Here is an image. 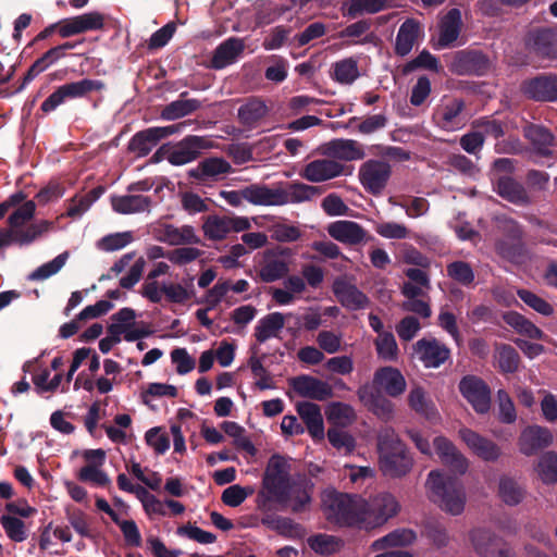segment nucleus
Instances as JSON below:
<instances>
[{"label": "nucleus", "mask_w": 557, "mask_h": 557, "mask_svg": "<svg viewBox=\"0 0 557 557\" xmlns=\"http://www.w3.org/2000/svg\"><path fill=\"white\" fill-rule=\"evenodd\" d=\"M414 350L428 368L440 367L450 355L449 349L436 339H420L416 343Z\"/></svg>", "instance_id": "29"}, {"label": "nucleus", "mask_w": 557, "mask_h": 557, "mask_svg": "<svg viewBox=\"0 0 557 557\" xmlns=\"http://www.w3.org/2000/svg\"><path fill=\"white\" fill-rule=\"evenodd\" d=\"M253 494L252 487H243L240 485H231L222 493V502L230 507L239 506L249 495Z\"/></svg>", "instance_id": "59"}, {"label": "nucleus", "mask_w": 557, "mask_h": 557, "mask_svg": "<svg viewBox=\"0 0 557 557\" xmlns=\"http://www.w3.org/2000/svg\"><path fill=\"white\" fill-rule=\"evenodd\" d=\"M308 545L320 555H332L341 550L344 542L334 535L318 534L308 539Z\"/></svg>", "instance_id": "49"}, {"label": "nucleus", "mask_w": 557, "mask_h": 557, "mask_svg": "<svg viewBox=\"0 0 557 557\" xmlns=\"http://www.w3.org/2000/svg\"><path fill=\"white\" fill-rule=\"evenodd\" d=\"M284 324V314L280 312L270 313L260 320L256 327L255 336L259 343H263L270 337L277 336Z\"/></svg>", "instance_id": "45"}, {"label": "nucleus", "mask_w": 557, "mask_h": 557, "mask_svg": "<svg viewBox=\"0 0 557 557\" xmlns=\"http://www.w3.org/2000/svg\"><path fill=\"white\" fill-rule=\"evenodd\" d=\"M219 195L233 207H239L244 199L255 206H267V186L261 184H251L242 190H221Z\"/></svg>", "instance_id": "30"}, {"label": "nucleus", "mask_w": 557, "mask_h": 557, "mask_svg": "<svg viewBox=\"0 0 557 557\" xmlns=\"http://www.w3.org/2000/svg\"><path fill=\"white\" fill-rule=\"evenodd\" d=\"M434 447L444 465L460 474L467 471L469 466L467 458L446 437H436L434 440Z\"/></svg>", "instance_id": "31"}, {"label": "nucleus", "mask_w": 557, "mask_h": 557, "mask_svg": "<svg viewBox=\"0 0 557 557\" xmlns=\"http://www.w3.org/2000/svg\"><path fill=\"white\" fill-rule=\"evenodd\" d=\"M503 320L511 326L520 335L527 336L532 339H543L544 333L532 321L524 315L516 312L508 311L503 314Z\"/></svg>", "instance_id": "41"}, {"label": "nucleus", "mask_w": 557, "mask_h": 557, "mask_svg": "<svg viewBox=\"0 0 557 557\" xmlns=\"http://www.w3.org/2000/svg\"><path fill=\"white\" fill-rule=\"evenodd\" d=\"M332 290L338 301L350 310H358L366 307L369 302L368 297L355 285L348 283L345 278L334 281Z\"/></svg>", "instance_id": "32"}, {"label": "nucleus", "mask_w": 557, "mask_h": 557, "mask_svg": "<svg viewBox=\"0 0 557 557\" xmlns=\"http://www.w3.org/2000/svg\"><path fill=\"white\" fill-rule=\"evenodd\" d=\"M290 384L295 392L301 397L322 401L333 396L332 386L313 376H296L290 380Z\"/></svg>", "instance_id": "24"}, {"label": "nucleus", "mask_w": 557, "mask_h": 557, "mask_svg": "<svg viewBox=\"0 0 557 557\" xmlns=\"http://www.w3.org/2000/svg\"><path fill=\"white\" fill-rule=\"evenodd\" d=\"M447 275L463 286H469L474 281V272L466 261H454L447 265Z\"/></svg>", "instance_id": "53"}, {"label": "nucleus", "mask_w": 557, "mask_h": 557, "mask_svg": "<svg viewBox=\"0 0 557 557\" xmlns=\"http://www.w3.org/2000/svg\"><path fill=\"white\" fill-rule=\"evenodd\" d=\"M251 227L246 216H227L211 214L205 218L201 230L210 240H223L232 232L239 233Z\"/></svg>", "instance_id": "7"}, {"label": "nucleus", "mask_w": 557, "mask_h": 557, "mask_svg": "<svg viewBox=\"0 0 557 557\" xmlns=\"http://www.w3.org/2000/svg\"><path fill=\"white\" fill-rule=\"evenodd\" d=\"M553 443L554 434L548 428L532 424L521 431L517 446L522 455L532 457L552 446Z\"/></svg>", "instance_id": "10"}, {"label": "nucleus", "mask_w": 557, "mask_h": 557, "mask_svg": "<svg viewBox=\"0 0 557 557\" xmlns=\"http://www.w3.org/2000/svg\"><path fill=\"white\" fill-rule=\"evenodd\" d=\"M517 294L525 305L531 307L536 312L546 317H549L554 313L553 306L531 290L518 289Z\"/></svg>", "instance_id": "55"}, {"label": "nucleus", "mask_w": 557, "mask_h": 557, "mask_svg": "<svg viewBox=\"0 0 557 557\" xmlns=\"http://www.w3.org/2000/svg\"><path fill=\"white\" fill-rule=\"evenodd\" d=\"M290 498L286 505H277L276 509L290 508L293 512H300L305 509L306 505L310 502V496L300 486L292 485L289 490Z\"/></svg>", "instance_id": "60"}, {"label": "nucleus", "mask_w": 557, "mask_h": 557, "mask_svg": "<svg viewBox=\"0 0 557 557\" xmlns=\"http://www.w3.org/2000/svg\"><path fill=\"white\" fill-rule=\"evenodd\" d=\"M67 257H69V252H63V253L59 255L52 261L42 264L37 270L32 272L29 274V280H32V281L46 280L49 276L55 274L65 264Z\"/></svg>", "instance_id": "56"}, {"label": "nucleus", "mask_w": 557, "mask_h": 557, "mask_svg": "<svg viewBox=\"0 0 557 557\" xmlns=\"http://www.w3.org/2000/svg\"><path fill=\"white\" fill-rule=\"evenodd\" d=\"M373 385L379 393L385 392L391 397H398L406 389V380L396 368L384 367L374 373Z\"/></svg>", "instance_id": "28"}, {"label": "nucleus", "mask_w": 557, "mask_h": 557, "mask_svg": "<svg viewBox=\"0 0 557 557\" xmlns=\"http://www.w3.org/2000/svg\"><path fill=\"white\" fill-rule=\"evenodd\" d=\"M289 272V250L267 251L258 269V277L272 283L285 277Z\"/></svg>", "instance_id": "18"}, {"label": "nucleus", "mask_w": 557, "mask_h": 557, "mask_svg": "<svg viewBox=\"0 0 557 557\" xmlns=\"http://www.w3.org/2000/svg\"><path fill=\"white\" fill-rule=\"evenodd\" d=\"M420 329L421 324L419 320L413 315H406L396 325V332L399 338L405 342L411 341Z\"/></svg>", "instance_id": "62"}, {"label": "nucleus", "mask_w": 557, "mask_h": 557, "mask_svg": "<svg viewBox=\"0 0 557 557\" xmlns=\"http://www.w3.org/2000/svg\"><path fill=\"white\" fill-rule=\"evenodd\" d=\"M490 66V60L482 52L459 51L450 64V71L457 75H482Z\"/></svg>", "instance_id": "23"}, {"label": "nucleus", "mask_w": 557, "mask_h": 557, "mask_svg": "<svg viewBox=\"0 0 557 557\" xmlns=\"http://www.w3.org/2000/svg\"><path fill=\"white\" fill-rule=\"evenodd\" d=\"M244 49L245 44L240 38L233 37L225 40L215 49L211 59V66L216 70L225 67L233 63Z\"/></svg>", "instance_id": "35"}, {"label": "nucleus", "mask_w": 557, "mask_h": 557, "mask_svg": "<svg viewBox=\"0 0 557 557\" xmlns=\"http://www.w3.org/2000/svg\"><path fill=\"white\" fill-rule=\"evenodd\" d=\"M320 154L329 157L333 160L356 161L366 157L364 149L361 144L352 139H333L324 143L319 147Z\"/></svg>", "instance_id": "20"}, {"label": "nucleus", "mask_w": 557, "mask_h": 557, "mask_svg": "<svg viewBox=\"0 0 557 557\" xmlns=\"http://www.w3.org/2000/svg\"><path fill=\"white\" fill-rule=\"evenodd\" d=\"M357 395L360 401L380 420L389 422L394 419V404L380 393L375 394L368 386H361Z\"/></svg>", "instance_id": "27"}, {"label": "nucleus", "mask_w": 557, "mask_h": 557, "mask_svg": "<svg viewBox=\"0 0 557 557\" xmlns=\"http://www.w3.org/2000/svg\"><path fill=\"white\" fill-rule=\"evenodd\" d=\"M497 191L510 202L519 205L530 203V197L524 187L509 176H500L498 178Z\"/></svg>", "instance_id": "42"}, {"label": "nucleus", "mask_w": 557, "mask_h": 557, "mask_svg": "<svg viewBox=\"0 0 557 557\" xmlns=\"http://www.w3.org/2000/svg\"><path fill=\"white\" fill-rule=\"evenodd\" d=\"M389 5V0H351L346 14L352 18L363 13H375Z\"/></svg>", "instance_id": "52"}, {"label": "nucleus", "mask_w": 557, "mask_h": 557, "mask_svg": "<svg viewBox=\"0 0 557 557\" xmlns=\"http://www.w3.org/2000/svg\"><path fill=\"white\" fill-rule=\"evenodd\" d=\"M358 75L357 62L352 59L342 60L334 65V77L342 84L352 83Z\"/></svg>", "instance_id": "57"}, {"label": "nucleus", "mask_w": 557, "mask_h": 557, "mask_svg": "<svg viewBox=\"0 0 557 557\" xmlns=\"http://www.w3.org/2000/svg\"><path fill=\"white\" fill-rule=\"evenodd\" d=\"M462 26L461 12L449 10L440 22L438 46L447 47L457 40Z\"/></svg>", "instance_id": "36"}, {"label": "nucleus", "mask_w": 557, "mask_h": 557, "mask_svg": "<svg viewBox=\"0 0 557 557\" xmlns=\"http://www.w3.org/2000/svg\"><path fill=\"white\" fill-rule=\"evenodd\" d=\"M498 223L508 235L495 244L496 252L504 259L517 261L523 255L521 230L515 221L507 218H499Z\"/></svg>", "instance_id": "15"}, {"label": "nucleus", "mask_w": 557, "mask_h": 557, "mask_svg": "<svg viewBox=\"0 0 557 557\" xmlns=\"http://www.w3.org/2000/svg\"><path fill=\"white\" fill-rule=\"evenodd\" d=\"M182 126L183 123L165 127H151L139 132L131 139L128 150L136 153L137 157H145L162 138L178 132Z\"/></svg>", "instance_id": "19"}, {"label": "nucleus", "mask_w": 557, "mask_h": 557, "mask_svg": "<svg viewBox=\"0 0 557 557\" xmlns=\"http://www.w3.org/2000/svg\"><path fill=\"white\" fill-rule=\"evenodd\" d=\"M543 398L541 400V412L543 418L554 423L557 421V397L550 392L542 391Z\"/></svg>", "instance_id": "64"}, {"label": "nucleus", "mask_w": 557, "mask_h": 557, "mask_svg": "<svg viewBox=\"0 0 557 557\" xmlns=\"http://www.w3.org/2000/svg\"><path fill=\"white\" fill-rule=\"evenodd\" d=\"M154 237L172 246L199 244L201 240L190 225L176 227L172 224H160L153 230Z\"/></svg>", "instance_id": "26"}, {"label": "nucleus", "mask_w": 557, "mask_h": 557, "mask_svg": "<svg viewBox=\"0 0 557 557\" xmlns=\"http://www.w3.org/2000/svg\"><path fill=\"white\" fill-rule=\"evenodd\" d=\"M523 92L535 101L557 99V75H540L523 83Z\"/></svg>", "instance_id": "25"}, {"label": "nucleus", "mask_w": 557, "mask_h": 557, "mask_svg": "<svg viewBox=\"0 0 557 557\" xmlns=\"http://www.w3.org/2000/svg\"><path fill=\"white\" fill-rule=\"evenodd\" d=\"M292 485L287 461L281 456L271 457L263 475L262 488L257 496V508L268 512L276 510V504L286 505L290 498Z\"/></svg>", "instance_id": "1"}, {"label": "nucleus", "mask_w": 557, "mask_h": 557, "mask_svg": "<svg viewBox=\"0 0 557 557\" xmlns=\"http://www.w3.org/2000/svg\"><path fill=\"white\" fill-rule=\"evenodd\" d=\"M377 451L380 468L385 475L400 478L411 471L413 459L394 429L386 426L380 430Z\"/></svg>", "instance_id": "2"}, {"label": "nucleus", "mask_w": 557, "mask_h": 557, "mask_svg": "<svg viewBox=\"0 0 557 557\" xmlns=\"http://www.w3.org/2000/svg\"><path fill=\"white\" fill-rule=\"evenodd\" d=\"M77 476L83 482H92L100 486H106L110 483L108 475L95 465H87L81 468Z\"/></svg>", "instance_id": "63"}, {"label": "nucleus", "mask_w": 557, "mask_h": 557, "mask_svg": "<svg viewBox=\"0 0 557 557\" xmlns=\"http://www.w3.org/2000/svg\"><path fill=\"white\" fill-rule=\"evenodd\" d=\"M496 360L499 369L505 373L516 372L520 363L519 354L507 344L496 345Z\"/></svg>", "instance_id": "50"}, {"label": "nucleus", "mask_w": 557, "mask_h": 557, "mask_svg": "<svg viewBox=\"0 0 557 557\" xmlns=\"http://www.w3.org/2000/svg\"><path fill=\"white\" fill-rule=\"evenodd\" d=\"M419 23L414 20H407L398 30L395 44V52L401 57L408 54L419 38Z\"/></svg>", "instance_id": "40"}, {"label": "nucleus", "mask_w": 557, "mask_h": 557, "mask_svg": "<svg viewBox=\"0 0 557 557\" xmlns=\"http://www.w3.org/2000/svg\"><path fill=\"white\" fill-rule=\"evenodd\" d=\"M200 103L195 99H180L168 104L161 112L164 120H176L183 117L199 108Z\"/></svg>", "instance_id": "51"}, {"label": "nucleus", "mask_w": 557, "mask_h": 557, "mask_svg": "<svg viewBox=\"0 0 557 557\" xmlns=\"http://www.w3.org/2000/svg\"><path fill=\"white\" fill-rule=\"evenodd\" d=\"M35 211L36 205L29 200L24 202L9 216L8 223L10 227L7 232H13L14 243L18 245L30 244L52 228L53 223L47 220H41L28 225L26 228H22L23 225L34 218Z\"/></svg>", "instance_id": "6"}, {"label": "nucleus", "mask_w": 557, "mask_h": 557, "mask_svg": "<svg viewBox=\"0 0 557 557\" xmlns=\"http://www.w3.org/2000/svg\"><path fill=\"white\" fill-rule=\"evenodd\" d=\"M527 49L544 59L557 58V33L550 28L536 27L525 36Z\"/></svg>", "instance_id": "17"}, {"label": "nucleus", "mask_w": 557, "mask_h": 557, "mask_svg": "<svg viewBox=\"0 0 557 557\" xmlns=\"http://www.w3.org/2000/svg\"><path fill=\"white\" fill-rule=\"evenodd\" d=\"M432 500L453 516L460 515L466 505V493L462 485L455 479L445 478L438 471H431L426 481Z\"/></svg>", "instance_id": "3"}, {"label": "nucleus", "mask_w": 557, "mask_h": 557, "mask_svg": "<svg viewBox=\"0 0 557 557\" xmlns=\"http://www.w3.org/2000/svg\"><path fill=\"white\" fill-rule=\"evenodd\" d=\"M103 83L92 79H83L60 86L41 104V110L48 113L59 107L66 98L84 97L90 91L101 90Z\"/></svg>", "instance_id": "11"}, {"label": "nucleus", "mask_w": 557, "mask_h": 557, "mask_svg": "<svg viewBox=\"0 0 557 557\" xmlns=\"http://www.w3.org/2000/svg\"><path fill=\"white\" fill-rule=\"evenodd\" d=\"M391 173L388 163L379 160H368L359 169V180L369 193L379 195L385 188Z\"/></svg>", "instance_id": "13"}, {"label": "nucleus", "mask_w": 557, "mask_h": 557, "mask_svg": "<svg viewBox=\"0 0 557 557\" xmlns=\"http://www.w3.org/2000/svg\"><path fill=\"white\" fill-rule=\"evenodd\" d=\"M296 408L312 438L318 441L323 440L324 423L320 406L310 401H301L297 404Z\"/></svg>", "instance_id": "33"}, {"label": "nucleus", "mask_w": 557, "mask_h": 557, "mask_svg": "<svg viewBox=\"0 0 557 557\" xmlns=\"http://www.w3.org/2000/svg\"><path fill=\"white\" fill-rule=\"evenodd\" d=\"M111 205L119 213L132 214L148 211L151 200L143 195H124L112 197Z\"/></svg>", "instance_id": "39"}, {"label": "nucleus", "mask_w": 557, "mask_h": 557, "mask_svg": "<svg viewBox=\"0 0 557 557\" xmlns=\"http://www.w3.org/2000/svg\"><path fill=\"white\" fill-rule=\"evenodd\" d=\"M268 113V107L258 98H250L238 109V119L244 125H252Z\"/></svg>", "instance_id": "48"}, {"label": "nucleus", "mask_w": 557, "mask_h": 557, "mask_svg": "<svg viewBox=\"0 0 557 557\" xmlns=\"http://www.w3.org/2000/svg\"><path fill=\"white\" fill-rule=\"evenodd\" d=\"M325 416L330 423L336 426H348L357 420L355 409L345 403L334 401L327 405Z\"/></svg>", "instance_id": "44"}, {"label": "nucleus", "mask_w": 557, "mask_h": 557, "mask_svg": "<svg viewBox=\"0 0 557 557\" xmlns=\"http://www.w3.org/2000/svg\"><path fill=\"white\" fill-rule=\"evenodd\" d=\"M213 146V141L207 137L188 136L175 145L168 160L174 165H182L196 160L203 150H209Z\"/></svg>", "instance_id": "16"}, {"label": "nucleus", "mask_w": 557, "mask_h": 557, "mask_svg": "<svg viewBox=\"0 0 557 557\" xmlns=\"http://www.w3.org/2000/svg\"><path fill=\"white\" fill-rule=\"evenodd\" d=\"M133 240L131 232L108 235L98 242V247L106 251L119 250Z\"/></svg>", "instance_id": "61"}, {"label": "nucleus", "mask_w": 557, "mask_h": 557, "mask_svg": "<svg viewBox=\"0 0 557 557\" xmlns=\"http://www.w3.org/2000/svg\"><path fill=\"white\" fill-rule=\"evenodd\" d=\"M460 437L474 455L484 461L495 462L502 456L500 447L490 438H486L470 429H461Z\"/></svg>", "instance_id": "22"}, {"label": "nucleus", "mask_w": 557, "mask_h": 557, "mask_svg": "<svg viewBox=\"0 0 557 557\" xmlns=\"http://www.w3.org/2000/svg\"><path fill=\"white\" fill-rule=\"evenodd\" d=\"M377 355L385 360H396L398 347L394 335L391 332H382L375 339Z\"/></svg>", "instance_id": "54"}, {"label": "nucleus", "mask_w": 557, "mask_h": 557, "mask_svg": "<svg viewBox=\"0 0 557 557\" xmlns=\"http://www.w3.org/2000/svg\"><path fill=\"white\" fill-rule=\"evenodd\" d=\"M523 134L540 156L550 157L553 154L550 146L554 144L555 137L547 128L541 125L528 124Z\"/></svg>", "instance_id": "37"}, {"label": "nucleus", "mask_w": 557, "mask_h": 557, "mask_svg": "<svg viewBox=\"0 0 557 557\" xmlns=\"http://www.w3.org/2000/svg\"><path fill=\"white\" fill-rule=\"evenodd\" d=\"M327 233L335 240L350 246L364 245L371 240V236L361 225L349 220L331 223Z\"/></svg>", "instance_id": "21"}, {"label": "nucleus", "mask_w": 557, "mask_h": 557, "mask_svg": "<svg viewBox=\"0 0 557 557\" xmlns=\"http://www.w3.org/2000/svg\"><path fill=\"white\" fill-rule=\"evenodd\" d=\"M261 523L283 536L294 537L300 534L298 524L292 519L274 516L272 511L264 512Z\"/></svg>", "instance_id": "46"}, {"label": "nucleus", "mask_w": 557, "mask_h": 557, "mask_svg": "<svg viewBox=\"0 0 557 557\" xmlns=\"http://www.w3.org/2000/svg\"><path fill=\"white\" fill-rule=\"evenodd\" d=\"M347 169L343 163L326 157L307 163L302 168L300 176L311 183H322L349 174L350 172H346Z\"/></svg>", "instance_id": "14"}, {"label": "nucleus", "mask_w": 557, "mask_h": 557, "mask_svg": "<svg viewBox=\"0 0 557 557\" xmlns=\"http://www.w3.org/2000/svg\"><path fill=\"white\" fill-rule=\"evenodd\" d=\"M322 193L321 187L294 183L287 189L282 187L270 188L267 186V206H284L289 202H304L311 200Z\"/></svg>", "instance_id": "9"}, {"label": "nucleus", "mask_w": 557, "mask_h": 557, "mask_svg": "<svg viewBox=\"0 0 557 557\" xmlns=\"http://www.w3.org/2000/svg\"><path fill=\"white\" fill-rule=\"evenodd\" d=\"M232 172L233 168L228 161L223 158L211 157L200 161L197 168L190 171V176L199 181L207 178L218 181Z\"/></svg>", "instance_id": "34"}, {"label": "nucleus", "mask_w": 557, "mask_h": 557, "mask_svg": "<svg viewBox=\"0 0 557 557\" xmlns=\"http://www.w3.org/2000/svg\"><path fill=\"white\" fill-rule=\"evenodd\" d=\"M470 541L473 550L481 557H515L503 537L490 529L472 530Z\"/></svg>", "instance_id": "8"}, {"label": "nucleus", "mask_w": 557, "mask_h": 557, "mask_svg": "<svg viewBox=\"0 0 557 557\" xmlns=\"http://www.w3.org/2000/svg\"><path fill=\"white\" fill-rule=\"evenodd\" d=\"M524 487L513 478L503 475L498 482L497 495L504 504L513 507L521 504L525 497Z\"/></svg>", "instance_id": "38"}, {"label": "nucleus", "mask_w": 557, "mask_h": 557, "mask_svg": "<svg viewBox=\"0 0 557 557\" xmlns=\"http://www.w3.org/2000/svg\"><path fill=\"white\" fill-rule=\"evenodd\" d=\"M327 438L333 447L346 454L351 453L356 445L355 438L350 434L335 428L329 429Z\"/></svg>", "instance_id": "58"}, {"label": "nucleus", "mask_w": 557, "mask_h": 557, "mask_svg": "<svg viewBox=\"0 0 557 557\" xmlns=\"http://www.w3.org/2000/svg\"><path fill=\"white\" fill-rule=\"evenodd\" d=\"M459 391L478 413H486L490 410L491 389L482 379L466 375L459 383Z\"/></svg>", "instance_id": "12"}, {"label": "nucleus", "mask_w": 557, "mask_h": 557, "mask_svg": "<svg viewBox=\"0 0 557 557\" xmlns=\"http://www.w3.org/2000/svg\"><path fill=\"white\" fill-rule=\"evenodd\" d=\"M535 472L544 484H554L557 482V454L546 451L535 465Z\"/></svg>", "instance_id": "47"}, {"label": "nucleus", "mask_w": 557, "mask_h": 557, "mask_svg": "<svg viewBox=\"0 0 557 557\" xmlns=\"http://www.w3.org/2000/svg\"><path fill=\"white\" fill-rule=\"evenodd\" d=\"M414 541L416 533L412 530L399 529L374 541L371 545V549L377 552L391 547H403L412 544Z\"/></svg>", "instance_id": "43"}, {"label": "nucleus", "mask_w": 557, "mask_h": 557, "mask_svg": "<svg viewBox=\"0 0 557 557\" xmlns=\"http://www.w3.org/2000/svg\"><path fill=\"white\" fill-rule=\"evenodd\" d=\"M359 502L360 495L327 490L322 495V509L330 522L359 528Z\"/></svg>", "instance_id": "4"}, {"label": "nucleus", "mask_w": 557, "mask_h": 557, "mask_svg": "<svg viewBox=\"0 0 557 557\" xmlns=\"http://www.w3.org/2000/svg\"><path fill=\"white\" fill-rule=\"evenodd\" d=\"M359 529L367 531L384 525L395 517L400 505L389 493H381L368 499L360 496Z\"/></svg>", "instance_id": "5"}]
</instances>
